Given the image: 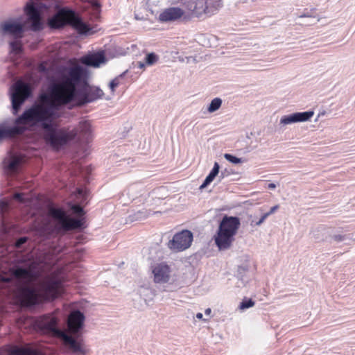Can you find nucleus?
I'll use <instances>...</instances> for the list:
<instances>
[{
	"instance_id": "1",
	"label": "nucleus",
	"mask_w": 355,
	"mask_h": 355,
	"mask_svg": "<svg viewBox=\"0 0 355 355\" xmlns=\"http://www.w3.org/2000/svg\"><path fill=\"white\" fill-rule=\"evenodd\" d=\"M87 70L80 65L69 67L60 79L51 83L46 93L40 94L37 102L26 109L15 120V125L26 130V125L40 124L44 130V139L53 148L58 150L77 136L76 129L57 128L53 121L59 115V108L73 101L77 96L76 86L83 81Z\"/></svg>"
},
{
	"instance_id": "2",
	"label": "nucleus",
	"mask_w": 355,
	"mask_h": 355,
	"mask_svg": "<svg viewBox=\"0 0 355 355\" xmlns=\"http://www.w3.org/2000/svg\"><path fill=\"white\" fill-rule=\"evenodd\" d=\"M13 275L25 285L18 288L17 296L24 305L30 306L44 300H54L62 290L60 273L49 263L30 261L24 267H17Z\"/></svg>"
},
{
	"instance_id": "3",
	"label": "nucleus",
	"mask_w": 355,
	"mask_h": 355,
	"mask_svg": "<svg viewBox=\"0 0 355 355\" xmlns=\"http://www.w3.org/2000/svg\"><path fill=\"white\" fill-rule=\"evenodd\" d=\"M183 8L169 7L164 9L158 16L162 23L188 21L194 17H210L222 6V0H181Z\"/></svg>"
},
{
	"instance_id": "4",
	"label": "nucleus",
	"mask_w": 355,
	"mask_h": 355,
	"mask_svg": "<svg viewBox=\"0 0 355 355\" xmlns=\"http://www.w3.org/2000/svg\"><path fill=\"white\" fill-rule=\"evenodd\" d=\"M26 20L19 23L14 19L4 21L0 23V35L12 39H21L26 29L39 31L42 28L40 10L35 6L34 3L28 2L25 7Z\"/></svg>"
},
{
	"instance_id": "5",
	"label": "nucleus",
	"mask_w": 355,
	"mask_h": 355,
	"mask_svg": "<svg viewBox=\"0 0 355 355\" xmlns=\"http://www.w3.org/2000/svg\"><path fill=\"white\" fill-rule=\"evenodd\" d=\"M240 225V219L236 216H225L222 218L214 236L215 243L220 250H226L231 248Z\"/></svg>"
},
{
	"instance_id": "6",
	"label": "nucleus",
	"mask_w": 355,
	"mask_h": 355,
	"mask_svg": "<svg viewBox=\"0 0 355 355\" xmlns=\"http://www.w3.org/2000/svg\"><path fill=\"white\" fill-rule=\"evenodd\" d=\"M51 28H58L66 24H70L80 34H92L94 31L72 10L62 9L54 15L49 21Z\"/></svg>"
},
{
	"instance_id": "7",
	"label": "nucleus",
	"mask_w": 355,
	"mask_h": 355,
	"mask_svg": "<svg viewBox=\"0 0 355 355\" xmlns=\"http://www.w3.org/2000/svg\"><path fill=\"white\" fill-rule=\"evenodd\" d=\"M10 89L12 113L16 115L21 105L30 96L31 90L28 84L21 80L17 81Z\"/></svg>"
},
{
	"instance_id": "8",
	"label": "nucleus",
	"mask_w": 355,
	"mask_h": 355,
	"mask_svg": "<svg viewBox=\"0 0 355 355\" xmlns=\"http://www.w3.org/2000/svg\"><path fill=\"white\" fill-rule=\"evenodd\" d=\"M193 236L191 231L182 230L174 234L167 243V247L173 252H182L188 249L193 241Z\"/></svg>"
},
{
	"instance_id": "9",
	"label": "nucleus",
	"mask_w": 355,
	"mask_h": 355,
	"mask_svg": "<svg viewBox=\"0 0 355 355\" xmlns=\"http://www.w3.org/2000/svg\"><path fill=\"white\" fill-rule=\"evenodd\" d=\"M49 214L57 220L62 227L65 230H74L81 227L83 223L81 220L69 218L62 209L50 207Z\"/></svg>"
},
{
	"instance_id": "10",
	"label": "nucleus",
	"mask_w": 355,
	"mask_h": 355,
	"mask_svg": "<svg viewBox=\"0 0 355 355\" xmlns=\"http://www.w3.org/2000/svg\"><path fill=\"white\" fill-rule=\"evenodd\" d=\"M62 338L69 352L74 355H87L89 349L82 340H77L71 336L62 334Z\"/></svg>"
},
{
	"instance_id": "11",
	"label": "nucleus",
	"mask_w": 355,
	"mask_h": 355,
	"mask_svg": "<svg viewBox=\"0 0 355 355\" xmlns=\"http://www.w3.org/2000/svg\"><path fill=\"white\" fill-rule=\"evenodd\" d=\"M314 115L312 110L303 112H294L290 114L284 115L279 120V125L285 126L296 123H302L309 121Z\"/></svg>"
},
{
	"instance_id": "12",
	"label": "nucleus",
	"mask_w": 355,
	"mask_h": 355,
	"mask_svg": "<svg viewBox=\"0 0 355 355\" xmlns=\"http://www.w3.org/2000/svg\"><path fill=\"white\" fill-rule=\"evenodd\" d=\"M154 282L157 284L167 283L171 278V270L168 265L158 263L153 267Z\"/></svg>"
},
{
	"instance_id": "13",
	"label": "nucleus",
	"mask_w": 355,
	"mask_h": 355,
	"mask_svg": "<svg viewBox=\"0 0 355 355\" xmlns=\"http://www.w3.org/2000/svg\"><path fill=\"white\" fill-rule=\"evenodd\" d=\"M85 320L84 314L80 311H73L68 318V327L72 333H77L83 328Z\"/></svg>"
},
{
	"instance_id": "14",
	"label": "nucleus",
	"mask_w": 355,
	"mask_h": 355,
	"mask_svg": "<svg viewBox=\"0 0 355 355\" xmlns=\"http://www.w3.org/2000/svg\"><path fill=\"white\" fill-rule=\"evenodd\" d=\"M23 162L22 156L10 155L3 160L4 169L7 173H14L18 171Z\"/></svg>"
},
{
	"instance_id": "15",
	"label": "nucleus",
	"mask_w": 355,
	"mask_h": 355,
	"mask_svg": "<svg viewBox=\"0 0 355 355\" xmlns=\"http://www.w3.org/2000/svg\"><path fill=\"white\" fill-rule=\"evenodd\" d=\"M80 61L86 66L99 67L101 64L105 63L106 59L103 53H96L83 56Z\"/></svg>"
},
{
	"instance_id": "16",
	"label": "nucleus",
	"mask_w": 355,
	"mask_h": 355,
	"mask_svg": "<svg viewBox=\"0 0 355 355\" xmlns=\"http://www.w3.org/2000/svg\"><path fill=\"white\" fill-rule=\"evenodd\" d=\"M24 129L19 127H10L6 123L0 125V141L12 138L23 134Z\"/></svg>"
},
{
	"instance_id": "17",
	"label": "nucleus",
	"mask_w": 355,
	"mask_h": 355,
	"mask_svg": "<svg viewBox=\"0 0 355 355\" xmlns=\"http://www.w3.org/2000/svg\"><path fill=\"white\" fill-rule=\"evenodd\" d=\"M104 92L99 87H92L89 91L85 93L81 101V104L92 102L98 98H102Z\"/></svg>"
},
{
	"instance_id": "18",
	"label": "nucleus",
	"mask_w": 355,
	"mask_h": 355,
	"mask_svg": "<svg viewBox=\"0 0 355 355\" xmlns=\"http://www.w3.org/2000/svg\"><path fill=\"white\" fill-rule=\"evenodd\" d=\"M77 133L79 132L82 137L89 141L92 138V125L88 121H81L78 124V129L75 128Z\"/></svg>"
},
{
	"instance_id": "19",
	"label": "nucleus",
	"mask_w": 355,
	"mask_h": 355,
	"mask_svg": "<svg viewBox=\"0 0 355 355\" xmlns=\"http://www.w3.org/2000/svg\"><path fill=\"white\" fill-rule=\"evenodd\" d=\"M56 324L57 320L55 318H46L42 321V327L62 336L63 333L56 327Z\"/></svg>"
},
{
	"instance_id": "20",
	"label": "nucleus",
	"mask_w": 355,
	"mask_h": 355,
	"mask_svg": "<svg viewBox=\"0 0 355 355\" xmlns=\"http://www.w3.org/2000/svg\"><path fill=\"white\" fill-rule=\"evenodd\" d=\"M223 101L220 98L216 97L211 100L209 106L207 107V112L209 113H213L218 110L221 107Z\"/></svg>"
},
{
	"instance_id": "21",
	"label": "nucleus",
	"mask_w": 355,
	"mask_h": 355,
	"mask_svg": "<svg viewBox=\"0 0 355 355\" xmlns=\"http://www.w3.org/2000/svg\"><path fill=\"white\" fill-rule=\"evenodd\" d=\"M10 52L15 54H19L22 51V44L20 39H14L9 42Z\"/></svg>"
},
{
	"instance_id": "22",
	"label": "nucleus",
	"mask_w": 355,
	"mask_h": 355,
	"mask_svg": "<svg viewBox=\"0 0 355 355\" xmlns=\"http://www.w3.org/2000/svg\"><path fill=\"white\" fill-rule=\"evenodd\" d=\"M139 293L145 302L151 300L154 295L150 288L144 286H141L139 289Z\"/></svg>"
},
{
	"instance_id": "23",
	"label": "nucleus",
	"mask_w": 355,
	"mask_h": 355,
	"mask_svg": "<svg viewBox=\"0 0 355 355\" xmlns=\"http://www.w3.org/2000/svg\"><path fill=\"white\" fill-rule=\"evenodd\" d=\"M10 355H37V353L33 349L16 347L11 351Z\"/></svg>"
},
{
	"instance_id": "24",
	"label": "nucleus",
	"mask_w": 355,
	"mask_h": 355,
	"mask_svg": "<svg viewBox=\"0 0 355 355\" xmlns=\"http://www.w3.org/2000/svg\"><path fill=\"white\" fill-rule=\"evenodd\" d=\"M245 262L243 264L239 266L237 270L238 274L241 277H243L245 275V273L249 270L250 268L249 257L245 256Z\"/></svg>"
},
{
	"instance_id": "25",
	"label": "nucleus",
	"mask_w": 355,
	"mask_h": 355,
	"mask_svg": "<svg viewBox=\"0 0 355 355\" xmlns=\"http://www.w3.org/2000/svg\"><path fill=\"white\" fill-rule=\"evenodd\" d=\"M125 72L116 77L113 80H112L109 84V87L111 91L112 95H114L115 89L120 85L121 79L124 76Z\"/></svg>"
},
{
	"instance_id": "26",
	"label": "nucleus",
	"mask_w": 355,
	"mask_h": 355,
	"mask_svg": "<svg viewBox=\"0 0 355 355\" xmlns=\"http://www.w3.org/2000/svg\"><path fill=\"white\" fill-rule=\"evenodd\" d=\"M150 211L147 209L139 210L134 214V218L137 220H144L150 216Z\"/></svg>"
},
{
	"instance_id": "27",
	"label": "nucleus",
	"mask_w": 355,
	"mask_h": 355,
	"mask_svg": "<svg viewBox=\"0 0 355 355\" xmlns=\"http://www.w3.org/2000/svg\"><path fill=\"white\" fill-rule=\"evenodd\" d=\"M158 60L159 57L155 53H148L146 57V64L149 66L153 65L155 64Z\"/></svg>"
},
{
	"instance_id": "28",
	"label": "nucleus",
	"mask_w": 355,
	"mask_h": 355,
	"mask_svg": "<svg viewBox=\"0 0 355 355\" xmlns=\"http://www.w3.org/2000/svg\"><path fill=\"white\" fill-rule=\"evenodd\" d=\"M279 209V205H275L272 207L270 209V211L267 213H265L261 216V217L259 219V221L257 222L258 225H261L265 220L272 214H273L275 211H277Z\"/></svg>"
},
{
	"instance_id": "29",
	"label": "nucleus",
	"mask_w": 355,
	"mask_h": 355,
	"mask_svg": "<svg viewBox=\"0 0 355 355\" xmlns=\"http://www.w3.org/2000/svg\"><path fill=\"white\" fill-rule=\"evenodd\" d=\"M254 305V302L251 299H245L239 304V309L241 310H245L246 309L252 307Z\"/></svg>"
},
{
	"instance_id": "30",
	"label": "nucleus",
	"mask_w": 355,
	"mask_h": 355,
	"mask_svg": "<svg viewBox=\"0 0 355 355\" xmlns=\"http://www.w3.org/2000/svg\"><path fill=\"white\" fill-rule=\"evenodd\" d=\"M224 157L225 158V159H227V161H229L230 162L232 163V164H240L242 162V160L241 158H239V157H236L232 155H230V154H225L224 155Z\"/></svg>"
},
{
	"instance_id": "31",
	"label": "nucleus",
	"mask_w": 355,
	"mask_h": 355,
	"mask_svg": "<svg viewBox=\"0 0 355 355\" xmlns=\"http://www.w3.org/2000/svg\"><path fill=\"white\" fill-rule=\"evenodd\" d=\"M89 4L92 8V10L94 12V15H98L100 13L101 11V6L100 4L94 0L90 1Z\"/></svg>"
},
{
	"instance_id": "32",
	"label": "nucleus",
	"mask_w": 355,
	"mask_h": 355,
	"mask_svg": "<svg viewBox=\"0 0 355 355\" xmlns=\"http://www.w3.org/2000/svg\"><path fill=\"white\" fill-rule=\"evenodd\" d=\"M215 178H216V176L214 175H212L209 173V175L205 178L204 182L200 187V189H202L205 188L207 185H209L214 180Z\"/></svg>"
},
{
	"instance_id": "33",
	"label": "nucleus",
	"mask_w": 355,
	"mask_h": 355,
	"mask_svg": "<svg viewBox=\"0 0 355 355\" xmlns=\"http://www.w3.org/2000/svg\"><path fill=\"white\" fill-rule=\"evenodd\" d=\"M71 209L74 214H77L79 216H82L84 215L83 209L79 205H73L71 207Z\"/></svg>"
},
{
	"instance_id": "34",
	"label": "nucleus",
	"mask_w": 355,
	"mask_h": 355,
	"mask_svg": "<svg viewBox=\"0 0 355 355\" xmlns=\"http://www.w3.org/2000/svg\"><path fill=\"white\" fill-rule=\"evenodd\" d=\"M27 241V237L23 236L18 239L15 242V246L17 248H19Z\"/></svg>"
},
{
	"instance_id": "35",
	"label": "nucleus",
	"mask_w": 355,
	"mask_h": 355,
	"mask_svg": "<svg viewBox=\"0 0 355 355\" xmlns=\"http://www.w3.org/2000/svg\"><path fill=\"white\" fill-rule=\"evenodd\" d=\"M219 164L218 162H215L213 168L210 171V173L214 175L216 177L219 173Z\"/></svg>"
},
{
	"instance_id": "36",
	"label": "nucleus",
	"mask_w": 355,
	"mask_h": 355,
	"mask_svg": "<svg viewBox=\"0 0 355 355\" xmlns=\"http://www.w3.org/2000/svg\"><path fill=\"white\" fill-rule=\"evenodd\" d=\"M258 221H259V220H256L254 216H252V215L250 216V217H249V222H250V225L252 227L259 226L260 225L257 224Z\"/></svg>"
},
{
	"instance_id": "37",
	"label": "nucleus",
	"mask_w": 355,
	"mask_h": 355,
	"mask_svg": "<svg viewBox=\"0 0 355 355\" xmlns=\"http://www.w3.org/2000/svg\"><path fill=\"white\" fill-rule=\"evenodd\" d=\"M8 208V203L6 201H0V210L1 212L6 211Z\"/></svg>"
},
{
	"instance_id": "38",
	"label": "nucleus",
	"mask_w": 355,
	"mask_h": 355,
	"mask_svg": "<svg viewBox=\"0 0 355 355\" xmlns=\"http://www.w3.org/2000/svg\"><path fill=\"white\" fill-rule=\"evenodd\" d=\"M77 192L80 196L83 197V200H86V191L85 190L83 189H78Z\"/></svg>"
},
{
	"instance_id": "39",
	"label": "nucleus",
	"mask_w": 355,
	"mask_h": 355,
	"mask_svg": "<svg viewBox=\"0 0 355 355\" xmlns=\"http://www.w3.org/2000/svg\"><path fill=\"white\" fill-rule=\"evenodd\" d=\"M334 239L337 241V242H340V241H342L344 240L345 239V236H343V235H340V234H337V235H334L333 236Z\"/></svg>"
},
{
	"instance_id": "40",
	"label": "nucleus",
	"mask_w": 355,
	"mask_h": 355,
	"mask_svg": "<svg viewBox=\"0 0 355 355\" xmlns=\"http://www.w3.org/2000/svg\"><path fill=\"white\" fill-rule=\"evenodd\" d=\"M14 198L20 201V202H23L24 200L22 198V194L21 193H16L14 194Z\"/></svg>"
},
{
	"instance_id": "41",
	"label": "nucleus",
	"mask_w": 355,
	"mask_h": 355,
	"mask_svg": "<svg viewBox=\"0 0 355 355\" xmlns=\"http://www.w3.org/2000/svg\"><path fill=\"white\" fill-rule=\"evenodd\" d=\"M268 188L270 189H274L276 188V184H274V183H270L268 185Z\"/></svg>"
},
{
	"instance_id": "42",
	"label": "nucleus",
	"mask_w": 355,
	"mask_h": 355,
	"mask_svg": "<svg viewBox=\"0 0 355 355\" xmlns=\"http://www.w3.org/2000/svg\"><path fill=\"white\" fill-rule=\"evenodd\" d=\"M145 64H144V63H143V62H139L138 63V67H139V69H144V68L145 67Z\"/></svg>"
},
{
	"instance_id": "43",
	"label": "nucleus",
	"mask_w": 355,
	"mask_h": 355,
	"mask_svg": "<svg viewBox=\"0 0 355 355\" xmlns=\"http://www.w3.org/2000/svg\"><path fill=\"white\" fill-rule=\"evenodd\" d=\"M39 70L40 71H44L46 70V68L43 64H40L39 67Z\"/></svg>"
},
{
	"instance_id": "44",
	"label": "nucleus",
	"mask_w": 355,
	"mask_h": 355,
	"mask_svg": "<svg viewBox=\"0 0 355 355\" xmlns=\"http://www.w3.org/2000/svg\"><path fill=\"white\" fill-rule=\"evenodd\" d=\"M1 280H2V282H7V283H8V282H10V278H7V277H3V278L1 279Z\"/></svg>"
},
{
	"instance_id": "45",
	"label": "nucleus",
	"mask_w": 355,
	"mask_h": 355,
	"mask_svg": "<svg viewBox=\"0 0 355 355\" xmlns=\"http://www.w3.org/2000/svg\"><path fill=\"white\" fill-rule=\"evenodd\" d=\"M211 309H210V308H208V309H205V313L206 315H209V314L211 313Z\"/></svg>"
},
{
	"instance_id": "46",
	"label": "nucleus",
	"mask_w": 355,
	"mask_h": 355,
	"mask_svg": "<svg viewBox=\"0 0 355 355\" xmlns=\"http://www.w3.org/2000/svg\"><path fill=\"white\" fill-rule=\"evenodd\" d=\"M202 316H203V315H202V313H198L196 314V318H197L198 319H202Z\"/></svg>"
},
{
	"instance_id": "47",
	"label": "nucleus",
	"mask_w": 355,
	"mask_h": 355,
	"mask_svg": "<svg viewBox=\"0 0 355 355\" xmlns=\"http://www.w3.org/2000/svg\"><path fill=\"white\" fill-rule=\"evenodd\" d=\"M300 17H311V15H308V14H304V15H302L300 16Z\"/></svg>"
},
{
	"instance_id": "48",
	"label": "nucleus",
	"mask_w": 355,
	"mask_h": 355,
	"mask_svg": "<svg viewBox=\"0 0 355 355\" xmlns=\"http://www.w3.org/2000/svg\"><path fill=\"white\" fill-rule=\"evenodd\" d=\"M135 186L132 185V186L130 187L128 189H129V191L135 189Z\"/></svg>"
},
{
	"instance_id": "49",
	"label": "nucleus",
	"mask_w": 355,
	"mask_h": 355,
	"mask_svg": "<svg viewBox=\"0 0 355 355\" xmlns=\"http://www.w3.org/2000/svg\"><path fill=\"white\" fill-rule=\"evenodd\" d=\"M135 19H139V16L135 15Z\"/></svg>"
},
{
	"instance_id": "50",
	"label": "nucleus",
	"mask_w": 355,
	"mask_h": 355,
	"mask_svg": "<svg viewBox=\"0 0 355 355\" xmlns=\"http://www.w3.org/2000/svg\"><path fill=\"white\" fill-rule=\"evenodd\" d=\"M135 19H139V16L135 15Z\"/></svg>"
}]
</instances>
